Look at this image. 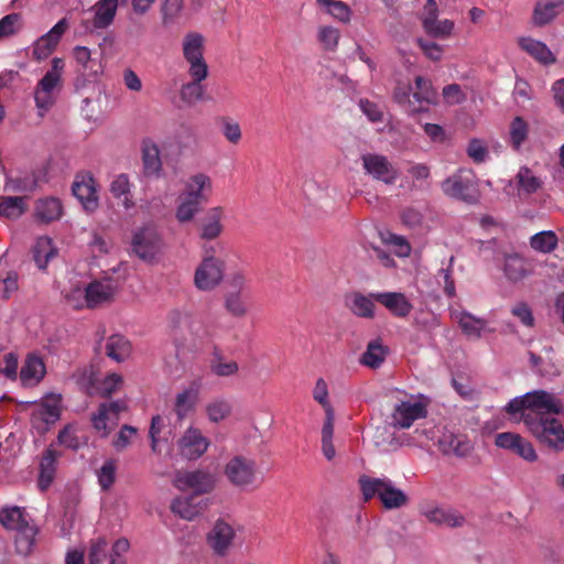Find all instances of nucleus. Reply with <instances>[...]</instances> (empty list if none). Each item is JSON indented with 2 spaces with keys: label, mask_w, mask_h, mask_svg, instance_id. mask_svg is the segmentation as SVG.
<instances>
[{
  "label": "nucleus",
  "mask_w": 564,
  "mask_h": 564,
  "mask_svg": "<svg viewBox=\"0 0 564 564\" xmlns=\"http://www.w3.org/2000/svg\"><path fill=\"white\" fill-rule=\"evenodd\" d=\"M131 345L129 340L119 334L111 335L106 343V355L117 362H121L129 357Z\"/></svg>",
  "instance_id": "nucleus-38"
},
{
  "label": "nucleus",
  "mask_w": 564,
  "mask_h": 564,
  "mask_svg": "<svg viewBox=\"0 0 564 564\" xmlns=\"http://www.w3.org/2000/svg\"><path fill=\"white\" fill-rule=\"evenodd\" d=\"M118 6L119 0H98L91 8L93 26L97 30L109 28L115 21Z\"/></svg>",
  "instance_id": "nucleus-31"
},
{
  "label": "nucleus",
  "mask_w": 564,
  "mask_h": 564,
  "mask_svg": "<svg viewBox=\"0 0 564 564\" xmlns=\"http://www.w3.org/2000/svg\"><path fill=\"white\" fill-rule=\"evenodd\" d=\"M0 523L7 530L15 531V549L19 554L29 555L35 544L36 525L24 508L13 506L0 509Z\"/></svg>",
  "instance_id": "nucleus-2"
},
{
  "label": "nucleus",
  "mask_w": 564,
  "mask_h": 564,
  "mask_svg": "<svg viewBox=\"0 0 564 564\" xmlns=\"http://www.w3.org/2000/svg\"><path fill=\"white\" fill-rule=\"evenodd\" d=\"M381 239L384 243L393 246L395 248V254L398 257H408L411 252V246L406 239L402 236H398L390 231L380 234Z\"/></svg>",
  "instance_id": "nucleus-59"
},
{
  "label": "nucleus",
  "mask_w": 564,
  "mask_h": 564,
  "mask_svg": "<svg viewBox=\"0 0 564 564\" xmlns=\"http://www.w3.org/2000/svg\"><path fill=\"white\" fill-rule=\"evenodd\" d=\"M195 403V395L191 390H184L176 395L174 411L180 420H183L186 414L193 409Z\"/></svg>",
  "instance_id": "nucleus-60"
},
{
  "label": "nucleus",
  "mask_w": 564,
  "mask_h": 564,
  "mask_svg": "<svg viewBox=\"0 0 564 564\" xmlns=\"http://www.w3.org/2000/svg\"><path fill=\"white\" fill-rule=\"evenodd\" d=\"M557 236L552 230H545L533 235L530 239L532 249L543 253H550L557 247Z\"/></svg>",
  "instance_id": "nucleus-46"
},
{
  "label": "nucleus",
  "mask_w": 564,
  "mask_h": 564,
  "mask_svg": "<svg viewBox=\"0 0 564 564\" xmlns=\"http://www.w3.org/2000/svg\"><path fill=\"white\" fill-rule=\"evenodd\" d=\"M207 508V500L198 499L195 495L177 497L171 503V510L184 520H193Z\"/></svg>",
  "instance_id": "nucleus-24"
},
{
  "label": "nucleus",
  "mask_w": 564,
  "mask_h": 564,
  "mask_svg": "<svg viewBox=\"0 0 564 564\" xmlns=\"http://www.w3.org/2000/svg\"><path fill=\"white\" fill-rule=\"evenodd\" d=\"M130 181L127 174H119L110 184V192L116 198H123L122 204L126 209L134 206L133 200L130 197Z\"/></svg>",
  "instance_id": "nucleus-45"
},
{
  "label": "nucleus",
  "mask_w": 564,
  "mask_h": 564,
  "mask_svg": "<svg viewBox=\"0 0 564 564\" xmlns=\"http://www.w3.org/2000/svg\"><path fill=\"white\" fill-rule=\"evenodd\" d=\"M40 187V172L31 171L15 176H6L4 192L13 194H32Z\"/></svg>",
  "instance_id": "nucleus-22"
},
{
  "label": "nucleus",
  "mask_w": 564,
  "mask_h": 564,
  "mask_svg": "<svg viewBox=\"0 0 564 564\" xmlns=\"http://www.w3.org/2000/svg\"><path fill=\"white\" fill-rule=\"evenodd\" d=\"M529 134V126L522 117H516L510 123L509 137L513 150H519Z\"/></svg>",
  "instance_id": "nucleus-50"
},
{
  "label": "nucleus",
  "mask_w": 564,
  "mask_h": 564,
  "mask_svg": "<svg viewBox=\"0 0 564 564\" xmlns=\"http://www.w3.org/2000/svg\"><path fill=\"white\" fill-rule=\"evenodd\" d=\"M183 10V0H163L162 1V19L163 23L173 22Z\"/></svg>",
  "instance_id": "nucleus-63"
},
{
  "label": "nucleus",
  "mask_w": 564,
  "mask_h": 564,
  "mask_svg": "<svg viewBox=\"0 0 564 564\" xmlns=\"http://www.w3.org/2000/svg\"><path fill=\"white\" fill-rule=\"evenodd\" d=\"M73 56L77 64V72L84 80H94L102 72L99 61L91 57V52L86 46H75Z\"/></svg>",
  "instance_id": "nucleus-23"
},
{
  "label": "nucleus",
  "mask_w": 564,
  "mask_h": 564,
  "mask_svg": "<svg viewBox=\"0 0 564 564\" xmlns=\"http://www.w3.org/2000/svg\"><path fill=\"white\" fill-rule=\"evenodd\" d=\"M414 90L419 91L420 98L425 100L426 105L436 104L437 93L429 79L423 76H416L414 79Z\"/></svg>",
  "instance_id": "nucleus-57"
},
{
  "label": "nucleus",
  "mask_w": 564,
  "mask_h": 564,
  "mask_svg": "<svg viewBox=\"0 0 564 564\" xmlns=\"http://www.w3.org/2000/svg\"><path fill=\"white\" fill-rule=\"evenodd\" d=\"M236 532L231 524L224 519H218L212 530L207 533L208 546L217 556H226L232 545Z\"/></svg>",
  "instance_id": "nucleus-16"
},
{
  "label": "nucleus",
  "mask_w": 564,
  "mask_h": 564,
  "mask_svg": "<svg viewBox=\"0 0 564 564\" xmlns=\"http://www.w3.org/2000/svg\"><path fill=\"white\" fill-rule=\"evenodd\" d=\"M358 482L365 502L377 496L388 510L398 509L408 503L406 495L395 488L389 478H373L364 475Z\"/></svg>",
  "instance_id": "nucleus-3"
},
{
  "label": "nucleus",
  "mask_w": 564,
  "mask_h": 564,
  "mask_svg": "<svg viewBox=\"0 0 564 564\" xmlns=\"http://www.w3.org/2000/svg\"><path fill=\"white\" fill-rule=\"evenodd\" d=\"M20 275L15 270H8L0 274V296L10 300L20 289Z\"/></svg>",
  "instance_id": "nucleus-51"
},
{
  "label": "nucleus",
  "mask_w": 564,
  "mask_h": 564,
  "mask_svg": "<svg viewBox=\"0 0 564 564\" xmlns=\"http://www.w3.org/2000/svg\"><path fill=\"white\" fill-rule=\"evenodd\" d=\"M456 319L463 334L470 339H479L487 325L485 319L478 318L468 312L459 313L456 315Z\"/></svg>",
  "instance_id": "nucleus-35"
},
{
  "label": "nucleus",
  "mask_w": 564,
  "mask_h": 564,
  "mask_svg": "<svg viewBox=\"0 0 564 564\" xmlns=\"http://www.w3.org/2000/svg\"><path fill=\"white\" fill-rule=\"evenodd\" d=\"M412 87L410 84L398 83L393 90V100L400 105L408 113H415V110L419 108H414L415 104L411 99Z\"/></svg>",
  "instance_id": "nucleus-55"
},
{
  "label": "nucleus",
  "mask_w": 564,
  "mask_h": 564,
  "mask_svg": "<svg viewBox=\"0 0 564 564\" xmlns=\"http://www.w3.org/2000/svg\"><path fill=\"white\" fill-rule=\"evenodd\" d=\"M56 457L55 451L51 448L46 449L43 454L37 481V486L42 491H45L54 479Z\"/></svg>",
  "instance_id": "nucleus-36"
},
{
  "label": "nucleus",
  "mask_w": 564,
  "mask_h": 564,
  "mask_svg": "<svg viewBox=\"0 0 564 564\" xmlns=\"http://www.w3.org/2000/svg\"><path fill=\"white\" fill-rule=\"evenodd\" d=\"M224 218V209L219 206L209 208L206 215L199 221V237L205 240H214L218 238L224 226L221 220Z\"/></svg>",
  "instance_id": "nucleus-29"
},
{
  "label": "nucleus",
  "mask_w": 564,
  "mask_h": 564,
  "mask_svg": "<svg viewBox=\"0 0 564 564\" xmlns=\"http://www.w3.org/2000/svg\"><path fill=\"white\" fill-rule=\"evenodd\" d=\"M203 205V203L189 198L181 193L178 196V205L176 207L175 217L182 224L189 223L200 212Z\"/></svg>",
  "instance_id": "nucleus-42"
},
{
  "label": "nucleus",
  "mask_w": 564,
  "mask_h": 564,
  "mask_svg": "<svg viewBox=\"0 0 564 564\" xmlns=\"http://www.w3.org/2000/svg\"><path fill=\"white\" fill-rule=\"evenodd\" d=\"M127 409L124 401H113L110 403H101L96 413L91 416L94 429L101 434L102 437L117 426L119 415Z\"/></svg>",
  "instance_id": "nucleus-14"
},
{
  "label": "nucleus",
  "mask_w": 564,
  "mask_h": 564,
  "mask_svg": "<svg viewBox=\"0 0 564 564\" xmlns=\"http://www.w3.org/2000/svg\"><path fill=\"white\" fill-rule=\"evenodd\" d=\"M316 37L325 51L335 52L339 44L340 31L330 25H321L317 29Z\"/></svg>",
  "instance_id": "nucleus-47"
},
{
  "label": "nucleus",
  "mask_w": 564,
  "mask_h": 564,
  "mask_svg": "<svg viewBox=\"0 0 564 564\" xmlns=\"http://www.w3.org/2000/svg\"><path fill=\"white\" fill-rule=\"evenodd\" d=\"M141 159L143 174L147 177H159L162 171V161L159 145L150 138L143 139L141 143Z\"/></svg>",
  "instance_id": "nucleus-25"
},
{
  "label": "nucleus",
  "mask_w": 564,
  "mask_h": 564,
  "mask_svg": "<svg viewBox=\"0 0 564 564\" xmlns=\"http://www.w3.org/2000/svg\"><path fill=\"white\" fill-rule=\"evenodd\" d=\"M220 122L225 139L231 144H238L242 138L240 124L230 117H223Z\"/></svg>",
  "instance_id": "nucleus-58"
},
{
  "label": "nucleus",
  "mask_w": 564,
  "mask_h": 564,
  "mask_svg": "<svg viewBox=\"0 0 564 564\" xmlns=\"http://www.w3.org/2000/svg\"><path fill=\"white\" fill-rule=\"evenodd\" d=\"M225 273V262L214 256H205L195 270L194 284L199 291H212L217 288Z\"/></svg>",
  "instance_id": "nucleus-8"
},
{
  "label": "nucleus",
  "mask_w": 564,
  "mask_h": 564,
  "mask_svg": "<svg viewBox=\"0 0 564 564\" xmlns=\"http://www.w3.org/2000/svg\"><path fill=\"white\" fill-rule=\"evenodd\" d=\"M64 62L59 57L52 59V67L39 80L34 89V101L37 108V113L41 118L53 107L55 104L54 91L62 87V70Z\"/></svg>",
  "instance_id": "nucleus-4"
},
{
  "label": "nucleus",
  "mask_w": 564,
  "mask_h": 564,
  "mask_svg": "<svg viewBox=\"0 0 564 564\" xmlns=\"http://www.w3.org/2000/svg\"><path fill=\"white\" fill-rule=\"evenodd\" d=\"M202 82L203 80L192 77V82L182 85L180 90L181 99L186 104H193L202 99L204 94V88L200 84Z\"/></svg>",
  "instance_id": "nucleus-56"
},
{
  "label": "nucleus",
  "mask_w": 564,
  "mask_h": 564,
  "mask_svg": "<svg viewBox=\"0 0 564 564\" xmlns=\"http://www.w3.org/2000/svg\"><path fill=\"white\" fill-rule=\"evenodd\" d=\"M316 3L326 8L327 13L343 23H348L351 19L350 8L340 0H316Z\"/></svg>",
  "instance_id": "nucleus-49"
},
{
  "label": "nucleus",
  "mask_w": 564,
  "mask_h": 564,
  "mask_svg": "<svg viewBox=\"0 0 564 564\" xmlns=\"http://www.w3.org/2000/svg\"><path fill=\"white\" fill-rule=\"evenodd\" d=\"M61 416V398L57 395H47L32 413V423L40 427V423L50 425L55 423Z\"/></svg>",
  "instance_id": "nucleus-26"
},
{
  "label": "nucleus",
  "mask_w": 564,
  "mask_h": 564,
  "mask_svg": "<svg viewBox=\"0 0 564 564\" xmlns=\"http://www.w3.org/2000/svg\"><path fill=\"white\" fill-rule=\"evenodd\" d=\"M64 215L62 200L56 196L39 197L34 202L32 217L35 224L48 226L58 221Z\"/></svg>",
  "instance_id": "nucleus-15"
},
{
  "label": "nucleus",
  "mask_w": 564,
  "mask_h": 564,
  "mask_svg": "<svg viewBox=\"0 0 564 564\" xmlns=\"http://www.w3.org/2000/svg\"><path fill=\"white\" fill-rule=\"evenodd\" d=\"M517 182L519 191H522L525 194L535 193L542 185L541 180L527 166L520 167L517 174Z\"/></svg>",
  "instance_id": "nucleus-53"
},
{
  "label": "nucleus",
  "mask_w": 564,
  "mask_h": 564,
  "mask_svg": "<svg viewBox=\"0 0 564 564\" xmlns=\"http://www.w3.org/2000/svg\"><path fill=\"white\" fill-rule=\"evenodd\" d=\"M362 167L368 175L386 185H392L399 178V171L382 154L366 153L361 156Z\"/></svg>",
  "instance_id": "nucleus-12"
},
{
  "label": "nucleus",
  "mask_w": 564,
  "mask_h": 564,
  "mask_svg": "<svg viewBox=\"0 0 564 564\" xmlns=\"http://www.w3.org/2000/svg\"><path fill=\"white\" fill-rule=\"evenodd\" d=\"M564 11V0H539L533 10V22L543 26Z\"/></svg>",
  "instance_id": "nucleus-33"
},
{
  "label": "nucleus",
  "mask_w": 564,
  "mask_h": 564,
  "mask_svg": "<svg viewBox=\"0 0 564 564\" xmlns=\"http://www.w3.org/2000/svg\"><path fill=\"white\" fill-rule=\"evenodd\" d=\"M212 191V178L204 173H197L188 177L182 194L203 204H206L209 200Z\"/></svg>",
  "instance_id": "nucleus-27"
},
{
  "label": "nucleus",
  "mask_w": 564,
  "mask_h": 564,
  "mask_svg": "<svg viewBox=\"0 0 564 564\" xmlns=\"http://www.w3.org/2000/svg\"><path fill=\"white\" fill-rule=\"evenodd\" d=\"M173 485L182 491L193 490V495L209 494L215 488V478L210 473L197 469L193 471H177Z\"/></svg>",
  "instance_id": "nucleus-11"
},
{
  "label": "nucleus",
  "mask_w": 564,
  "mask_h": 564,
  "mask_svg": "<svg viewBox=\"0 0 564 564\" xmlns=\"http://www.w3.org/2000/svg\"><path fill=\"white\" fill-rule=\"evenodd\" d=\"M495 444L503 449L511 451L527 462L533 463L538 459V454L532 443L520 434L503 432L496 435Z\"/></svg>",
  "instance_id": "nucleus-17"
},
{
  "label": "nucleus",
  "mask_w": 564,
  "mask_h": 564,
  "mask_svg": "<svg viewBox=\"0 0 564 564\" xmlns=\"http://www.w3.org/2000/svg\"><path fill=\"white\" fill-rule=\"evenodd\" d=\"M232 406L225 399H216L207 403L206 413L210 422L218 423L231 414Z\"/></svg>",
  "instance_id": "nucleus-52"
},
{
  "label": "nucleus",
  "mask_w": 564,
  "mask_h": 564,
  "mask_svg": "<svg viewBox=\"0 0 564 564\" xmlns=\"http://www.w3.org/2000/svg\"><path fill=\"white\" fill-rule=\"evenodd\" d=\"M438 444L445 455L466 457L473 451V444L465 435L444 434Z\"/></svg>",
  "instance_id": "nucleus-32"
},
{
  "label": "nucleus",
  "mask_w": 564,
  "mask_h": 564,
  "mask_svg": "<svg viewBox=\"0 0 564 564\" xmlns=\"http://www.w3.org/2000/svg\"><path fill=\"white\" fill-rule=\"evenodd\" d=\"M118 291V283L110 279L105 278L100 280H94L86 288L85 291L82 292L79 289L74 290L69 293L66 299L67 302L74 308H82L84 306L83 303H73V300L76 297L84 296L85 306L88 308H96L102 304L110 303L113 301L115 295Z\"/></svg>",
  "instance_id": "nucleus-5"
},
{
  "label": "nucleus",
  "mask_w": 564,
  "mask_h": 564,
  "mask_svg": "<svg viewBox=\"0 0 564 564\" xmlns=\"http://www.w3.org/2000/svg\"><path fill=\"white\" fill-rule=\"evenodd\" d=\"M427 410L420 401H401L392 412V424L399 429H409L414 421L425 417Z\"/></svg>",
  "instance_id": "nucleus-19"
},
{
  "label": "nucleus",
  "mask_w": 564,
  "mask_h": 564,
  "mask_svg": "<svg viewBox=\"0 0 564 564\" xmlns=\"http://www.w3.org/2000/svg\"><path fill=\"white\" fill-rule=\"evenodd\" d=\"M110 551L108 550V542L105 538H97L90 542L88 551L89 564H109Z\"/></svg>",
  "instance_id": "nucleus-48"
},
{
  "label": "nucleus",
  "mask_w": 564,
  "mask_h": 564,
  "mask_svg": "<svg viewBox=\"0 0 564 564\" xmlns=\"http://www.w3.org/2000/svg\"><path fill=\"white\" fill-rule=\"evenodd\" d=\"M520 46L523 51L534 57L536 61L549 65L555 62V57L550 48L542 42L533 39H522Z\"/></svg>",
  "instance_id": "nucleus-40"
},
{
  "label": "nucleus",
  "mask_w": 564,
  "mask_h": 564,
  "mask_svg": "<svg viewBox=\"0 0 564 564\" xmlns=\"http://www.w3.org/2000/svg\"><path fill=\"white\" fill-rule=\"evenodd\" d=\"M45 373L43 361L36 356H29L20 371V379L24 384L39 382Z\"/></svg>",
  "instance_id": "nucleus-41"
},
{
  "label": "nucleus",
  "mask_w": 564,
  "mask_h": 564,
  "mask_svg": "<svg viewBox=\"0 0 564 564\" xmlns=\"http://www.w3.org/2000/svg\"><path fill=\"white\" fill-rule=\"evenodd\" d=\"M505 411L517 422H523L540 446L554 453L564 451V403L554 393L533 390L514 398Z\"/></svg>",
  "instance_id": "nucleus-1"
},
{
  "label": "nucleus",
  "mask_w": 564,
  "mask_h": 564,
  "mask_svg": "<svg viewBox=\"0 0 564 564\" xmlns=\"http://www.w3.org/2000/svg\"><path fill=\"white\" fill-rule=\"evenodd\" d=\"M423 28L427 34L434 37H446L453 29L454 22L452 20H437V14L425 15L423 19Z\"/></svg>",
  "instance_id": "nucleus-44"
},
{
  "label": "nucleus",
  "mask_w": 564,
  "mask_h": 564,
  "mask_svg": "<svg viewBox=\"0 0 564 564\" xmlns=\"http://www.w3.org/2000/svg\"><path fill=\"white\" fill-rule=\"evenodd\" d=\"M32 259L39 270L45 271L48 263L58 254L53 239L47 236L39 237L31 249Z\"/></svg>",
  "instance_id": "nucleus-30"
},
{
  "label": "nucleus",
  "mask_w": 564,
  "mask_h": 564,
  "mask_svg": "<svg viewBox=\"0 0 564 564\" xmlns=\"http://www.w3.org/2000/svg\"><path fill=\"white\" fill-rule=\"evenodd\" d=\"M131 246L139 259L152 262L161 250V236L154 227L144 226L133 234Z\"/></svg>",
  "instance_id": "nucleus-10"
},
{
  "label": "nucleus",
  "mask_w": 564,
  "mask_h": 564,
  "mask_svg": "<svg viewBox=\"0 0 564 564\" xmlns=\"http://www.w3.org/2000/svg\"><path fill=\"white\" fill-rule=\"evenodd\" d=\"M420 512L429 522L435 525L462 528L466 523L465 517L453 508L425 505L420 508Z\"/></svg>",
  "instance_id": "nucleus-18"
},
{
  "label": "nucleus",
  "mask_w": 564,
  "mask_h": 564,
  "mask_svg": "<svg viewBox=\"0 0 564 564\" xmlns=\"http://www.w3.org/2000/svg\"><path fill=\"white\" fill-rule=\"evenodd\" d=\"M23 28V17L21 13H10L0 19V39L12 36L19 33Z\"/></svg>",
  "instance_id": "nucleus-54"
},
{
  "label": "nucleus",
  "mask_w": 564,
  "mask_h": 564,
  "mask_svg": "<svg viewBox=\"0 0 564 564\" xmlns=\"http://www.w3.org/2000/svg\"><path fill=\"white\" fill-rule=\"evenodd\" d=\"M442 189L451 197L468 203L475 202V175L470 170H459L443 182Z\"/></svg>",
  "instance_id": "nucleus-9"
},
{
  "label": "nucleus",
  "mask_w": 564,
  "mask_h": 564,
  "mask_svg": "<svg viewBox=\"0 0 564 564\" xmlns=\"http://www.w3.org/2000/svg\"><path fill=\"white\" fill-rule=\"evenodd\" d=\"M388 355V347L383 346L381 339L371 340L360 358V362L371 369L379 368Z\"/></svg>",
  "instance_id": "nucleus-37"
},
{
  "label": "nucleus",
  "mask_w": 564,
  "mask_h": 564,
  "mask_svg": "<svg viewBox=\"0 0 564 564\" xmlns=\"http://www.w3.org/2000/svg\"><path fill=\"white\" fill-rule=\"evenodd\" d=\"M68 28V20L63 18L48 32L40 36L32 45L33 59L40 62L47 58L55 51Z\"/></svg>",
  "instance_id": "nucleus-13"
},
{
  "label": "nucleus",
  "mask_w": 564,
  "mask_h": 564,
  "mask_svg": "<svg viewBox=\"0 0 564 564\" xmlns=\"http://www.w3.org/2000/svg\"><path fill=\"white\" fill-rule=\"evenodd\" d=\"M503 272L507 279L512 282L522 280L528 274L524 259L518 253L506 254Z\"/></svg>",
  "instance_id": "nucleus-43"
},
{
  "label": "nucleus",
  "mask_w": 564,
  "mask_h": 564,
  "mask_svg": "<svg viewBox=\"0 0 564 564\" xmlns=\"http://www.w3.org/2000/svg\"><path fill=\"white\" fill-rule=\"evenodd\" d=\"M511 314L517 317L525 327L534 326V316L530 306L524 302H519L511 308Z\"/></svg>",
  "instance_id": "nucleus-64"
},
{
  "label": "nucleus",
  "mask_w": 564,
  "mask_h": 564,
  "mask_svg": "<svg viewBox=\"0 0 564 564\" xmlns=\"http://www.w3.org/2000/svg\"><path fill=\"white\" fill-rule=\"evenodd\" d=\"M183 56L189 64L188 74L198 80L208 76V66L204 58V37L197 32H189L183 39Z\"/></svg>",
  "instance_id": "nucleus-7"
},
{
  "label": "nucleus",
  "mask_w": 564,
  "mask_h": 564,
  "mask_svg": "<svg viewBox=\"0 0 564 564\" xmlns=\"http://www.w3.org/2000/svg\"><path fill=\"white\" fill-rule=\"evenodd\" d=\"M122 383V377L118 373H110L96 387V393L102 398H110Z\"/></svg>",
  "instance_id": "nucleus-61"
},
{
  "label": "nucleus",
  "mask_w": 564,
  "mask_h": 564,
  "mask_svg": "<svg viewBox=\"0 0 564 564\" xmlns=\"http://www.w3.org/2000/svg\"><path fill=\"white\" fill-rule=\"evenodd\" d=\"M227 480L240 489L256 488L259 484V471L254 459L243 456H232L224 468Z\"/></svg>",
  "instance_id": "nucleus-6"
},
{
  "label": "nucleus",
  "mask_w": 564,
  "mask_h": 564,
  "mask_svg": "<svg viewBox=\"0 0 564 564\" xmlns=\"http://www.w3.org/2000/svg\"><path fill=\"white\" fill-rule=\"evenodd\" d=\"M72 191L74 196L80 200L85 209L93 210L97 207V194L91 178L88 181L74 182Z\"/></svg>",
  "instance_id": "nucleus-39"
},
{
  "label": "nucleus",
  "mask_w": 564,
  "mask_h": 564,
  "mask_svg": "<svg viewBox=\"0 0 564 564\" xmlns=\"http://www.w3.org/2000/svg\"><path fill=\"white\" fill-rule=\"evenodd\" d=\"M373 296L360 292L351 293L346 297V304L351 313L361 318H373L376 305Z\"/></svg>",
  "instance_id": "nucleus-34"
},
{
  "label": "nucleus",
  "mask_w": 564,
  "mask_h": 564,
  "mask_svg": "<svg viewBox=\"0 0 564 564\" xmlns=\"http://www.w3.org/2000/svg\"><path fill=\"white\" fill-rule=\"evenodd\" d=\"M28 200V195H1L0 218L10 221L20 219L29 209Z\"/></svg>",
  "instance_id": "nucleus-28"
},
{
  "label": "nucleus",
  "mask_w": 564,
  "mask_h": 564,
  "mask_svg": "<svg viewBox=\"0 0 564 564\" xmlns=\"http://www.w3.org/2000/svg\"><path fill=\"white\" fill-rule=\"evenodd\" d=\"M225 306L234 316L241 317L247 313L246 304L239 291L230 292L225 300Z\"/></svg>",
  "instance_id": "nucleus-62"
},
{
  "label": "nucleus",
  "mask_w": 564,
  "mask_h": 564,
  "mask_svg": "<svg viewBox=\"0 0 564 564\" xmlns=\"http://www.w3.org/2000/svg\"><path fill=\"white\" fill-rule=\"evenodd\" d=\"M209 444L200 430L188 427L178 441V448L185 458L197 459L206 453Z\"/></svg>",
  "instance_id": "nucleus-20"
},
{
  "label": "nucleus",
  "mask_w": 564,
  "mask_h": 564,
  "mask_svg": "<svg viewBox=\"0 0 564 564\" xmlns=\"http://www.w3.org/2000/svg\"><path fill=\"white\" fill-rule=\"evenodd\" d=\"M373 299L383 305L393 316L405 318L413 310L412 303L401 292L372 293Z\"/></svg>",
  "instance_id": "nucleus-21"
}]
</instances>
